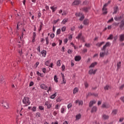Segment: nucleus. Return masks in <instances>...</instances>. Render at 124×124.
I'll use <instances>...</instances> for the list:
<instances>
[{"label":"nucleus","mask_w":124,"mask_h":124,"mask_svg":"<svg viewBox=\"0 0 124 124\" xmlns=\"http://www.w3.org/2000/svg\"><path fill=\"white\" fill-rule=\"evenodd\" d=\"M83 24L85 25H89V20L88 19H85L83 21Z\"/></svg>","instance_id":"nucleus-25"},{"label":"nucleus","mask_w":124,"mask_h":124,"mask_svg":"<svg viewBox=\"0 0 124 124\" xmlns=\"http://www.w3.org/2000/svg\"><path fill=\"white\" fill-rule=\"evenodd\" d=\"M118 113V109H113L111 112V114L114 115H117Z\"/></svg>","instance_id":"nucleus-23"},{"label":"nucleus","mask_w":124,"mask_h":124,"mask_svg":"<svg viewBox=\"0 0 124 124\" xmlns=\"http://www.w3.org/2000/svg\"><path fill=\"white\" fill-rule=\"evenodd\" d=\"M85 46L88 47V48L91 47V44H85Z\"/></svg>","instance_id":"nucleus-52"},{"label":"nucleus","mask_w":124,"mask_h":124,"mask_svg":"<svg viewBox=\"0 0 124 124\" xmlns=\"http://www.w3.org/2000/svg\"><path fill=\"white\" fill-rule=\"evenodd\" d=\"M102 118L104 120H108L109 119V115L103 114L102 116Z\"/></svg>","instance_id":"nucleus-21"},{"label":"nucleus","mask_w":124,"mask_h":124,"mask_svg":"<svg viewBox=\"0 0 124 124\" xmlns=\"http://www.w3.org/2000/svg\"><path fill=\"white\" fill-rule=\"evenodd\" d=\"M84 86L85 88H89V83L87 81L84 82Z\"/></svg>","instance_id":"nucleus-36"},{"label":"nucleus","mask_w":124,"mask_h":124,"mask_svg":"<svg viewBox=\"0 0 124 124\" xmlns=\"http://www.w3.org/2000/svg\"><path fill=\"white\" fill-rule=\"evenodd\" d=\"M41 88L43 89V90H48V87H46V85L44 84H42L41 85Z\"/></svg>","instance_id":"nucleus-16"},{"label":"nucleus","mask_w":124,"mask_h":124,"mask_svg":"<svg viewBox=\"0 0 124 124\" xmlns=\"http://www.w3.org/2000/svg\"><path fill=\"white\" fill-rule=\"evenodd\" d=\"M1 104H2L3 106H4V108L6 109H8L9 108V105H8V103L6 102H1Z\"/></svg>","instance_id":"nucleus-5"},{"label":"nucleus","mask_w":124,"mask_h":124,"mask_svg":"<svg viewBox=\"0 0 124 124\" xmlns=\"http://www.w3.org/2000/svg\"><path fill=\"white\" fill-rule=\"evenodd\" d=\"M109 107H110V105H109L108 104L106 105L104 103L102 105V108H109Z\"/></svg>","instance_id":"nucleus-20"},{"label":"nucleus","mask_w":124,"mask_h":124,"mask_svg":"<svg viewBox=\"0 0 124 124\" xmlns=\"http://www.w3.org/2000/svg\"><path fill=\"white\" fill-rule=\"evenodd\" d=\"M108 40H112L113 39V35L110 34L108 37L107 38Z\"/></svg>","instance_id":"nucleus-28"},{"label":"nucleus","mask_w":124,"mask_h":124,"mask_svg":"<svg viewBox=\"0 0 124 124\" xmlns=\"http://www.w3.org/2000/svg\"><path fill=\"white\" fill-rule=\"evenodd\" d=\"M36 36V33L33 32V39H35V37Z\"/></svg>","instance_id":"nucleus-57"},{"label":"nucleus","mask_w":124,"mask_h":124,"mask_svg":"<svg viewBox=\"0 0 124 124\" xmlns=\"http://www.w3.org/2000/svg\"><path fill=\"white\" fill-rule=\"evenodd\" d=\"M46 45H48V44H49V38L48 37L46 38Z\"/></svg>","instance_id":"nucleus-41"},{"label":"nucleus","mask_w":124,"mask_h":124,"mask_svg":"<svg viewBox=\"0 0 124 124\" xmlns=\"http://www.w3.org/2000/svg\"><path fill=\"white\" fill-rule=\"evenodd\" d=\"M124 118H120V119H119V122H120V123H122V122H123V121H124Z\"/></svg>","instance_id":"nucleus-62"},{"label":"nucleus","mask_w":124,"mask_h":124,"mask_svg":"<svg viewBox=\"0 0 124 124\" xmlns=\"http://www.w3.org/2000/svg\"><path fill=\"white\" fill-rule=\"evenodd\" d=\"M83 101H78V105H80L81 106H82V105H83Z\"/></svg>","instance_id":"nucleus-44"},{"label":"nucleus","mask_w":124,"mask_h":124,"mask_svg":"<svg viewBox=\"0 0 124 124\" xmlns=\"http://www.w3.org/2000/svg\"><path fill=\"white\" fill-rule=\"evenodd\" d=\"M0 83H1V84L4 83V79H3V76H2L0 77Z\"/></svg>","instance_id":"nucleus-27"},{"label":"nucleus","mask_w":124,"mask_h":124,"mask_svg":"<svg viewBox=\"0 0 124 124\" xmlns=\"http://www.w3.org/2000/svg\"><path fill=\"white\" fill-rule=\"evenodd\" d=\"M18 53L20 56H22V55H23V50L22 49L19 50Z\"/></svg>","instance_id":"nucleus-45"},{"label":"nucleus","mask_w":124,"mask_h":124,"mask_svg":"<svg viewBox=\"0 0 124 124\" xmlns=\"http://www.w3.org/2000/svg\"><path fill=\"white\" fill-rule=\"evenodd\" d=\"M111 45L110 42H108L106 44L102 47L101 51H105L107 47H109Z\"/></svg>","instance_id":"nucleus-3"},{"label":"nucleus","mask_w":124,"mask_h":124,"mask_svg":"<svg viewBox=\"0 0 124 124\" xmlns=\"http://www.w3.org/2000/svg\"><path fill=\"white\" fill-rule=\"evenodd\" d=\"M67 22H68V18H64L62 21V24H63V25H64V24H65V23H67Z\"/></svg>","instance_id":"nucleus-26"},{"label":"nucleus","mask_w":124,"mask_h":124,"mask_svg":"<svg viewBox=\"0 0 124 124\" xmlns=\"http://www.w3.org/2000/svg\"><path fill=\"white\" fill-rule=\"evenodd\" d=\"M107 6H108V3H105L102 8L103 14L106 15L108 13Z\"/></svg>","instance_id":"nucleus-2"},{"label":"nucleus","mask_w":124,"mask_h":124,"mask_svg":"<svg viewBox=\"0 0 124 124\" xmlns=\"http://www.w3.org/2000/svg\"><path fill=\"white\" fill-rule=\"evenodd\" d=\"M113 21H114V19L112 17L110 19L108 20V23H111V22H113Z\"/></svg>","instance_id":"nucleus-48"},{"label":"nucleus","mask_w":124,"mask_h":124,"mask_svg":"<svg viewBox=\"0 0 124 124\" xmlns=\"http://www.w3.org/2000/svg\"><path fill=\"white\" fill-rule=\"evenodd\" d=\"M124 88V84L122 85L119 88L120 90H123V89Z\"/></svg>","instance_id":"nucleus-56"},{"label":"nucleus","mask_w":124,"mask_h":124,"mask_svg":"<svg viewBox=\"0 0 124 124\" xmlns=\"http://www.w3.org/2000/svg\"><path fill=\"white\" fill-rule=\"evenodd\" d=\"M41 54L42 55V57L45 58V57H46V54H47V51H46V50H43L41 51Z\"/></svg>","instance_id":"nucleus-13"},{"label":"nucleus","mask_w":124,"mask_h":124,"mask_svg":"<svg viewBox=\"0 0 124 124\" xmlns=\"http://www.w3.org/2000/svg\"><path fill=\"white\" fill-rule=\"evenodd\" d=\"M104 52H101L100 53V57L101 58H104V56L105 55H107V53H108V51L107 52H106V50L105 49V51H103Z\"/></svg>","instance_id":"nucleus-10"},{"label":"nucleus","mask_w":124,"mask_h":124,"mask_svg":"<svg viewBox=\"0 0 124 124\" xmlns=\"http://www.w3.org/2000/svg\"><path fill=\"white\" fill-rule=\"evenodd\" d=\"M78 17H80L79 19V21H83V20L85 19V16L82 13L78 14Z\"/></svg>","instance_id":"nucleus-8"},{"label":"nucleus","mask_w":124,"mask_h":124,"mask_svg":"<svg viewBox=\"0 0 124 124\" xmlns=\"http://www.w3.org/2000/svg\"><path fill=\"white\" fill-rule=\"evenodd\" d=\"M39 108L40 110H44V107L43 106H39Z\"/></svg>","instance_id":"nucleus-59"},{"label":"nucleus","mask_w":124,"mask_h":124,"mask_svg":"<svg viewBox=\"0 0 124 124\" xmlns=\"http://www.w3.org/2000/svg\"><path fill=\"white\" fill-rule=\"evenodd\" d=\"M96 71H97V70H94L93 71V69H91L89 71V74H90V75H92V74H95V73H96Z\"/></svg>","instance_id":"nucleus-11"},{"label":"nucleus","mask_w":124,"mask_h":124,"mask_svg":"<svg viewBox=\"0 0 124 124\" xmlns=\"http://www.w3.org/2000/svg\"><path fill=\"white\" fill-rule=\"evenodd\" d=\"M31 110L33 111V112H35V111H36V107H33Z\"/></svg>","instance_id":"nucleus-42"},{"label":"nucleus","mask_w":124,"mask_h":124,"mask_svg":"<svg viewBox=\"0 0 124 124\" xmlns=\"http://www.w3.org/2000/svg\"><path fill=\"white\" fill-rule=\"evenodd\" d=\"M96 64H97V62H93L92 63L90 66H89L90 68H92V67H94Z\"/></svg>","instance_id":"nucleus-22"},{"label":"nucleus","mask_w":124,"mask_h":124,"mask_svg":"<svg viewBox=\"0 0 124 124\" xmlns=\"http://www.w3.org/2000/svg\"><path fill=\"white\" fill-rule=\"evenodd\" d=\"M45 105L47 107V109H50L52 107V104L49 101H46L45 103Z\"/></svg>","instance_id":"nucleus-6"},{"label":"nucleus","mask_w":124,"mask_h":124,"mask_svg":"<svg viewBox=\"0 0 124 124\" xmlns=\"http://www.w3.org/2000/svg\"><path fill=\"white\" fill-rule=\"evenodd\" d=\"M91 9V7H84L81 8V10L84 12H89V10Z\"/></svg>","instance_id":"nucleus-9"},{"label":"nucleus","mask_w":124,"mask_h":124,"mask_svg":"<svg viewBox=\"0 0 124 124\" xmlns=\"http://www.w3.org/2000/svg\"><path fill=\"white\" fill-rule=\"evenodd\" d=\"M95 103H96V101H95V100L90 101L89 103V107H92L93 105V104H95Z\"/></svg>","instance_id":"nucleus-17"},{"label":"nucleus","mask_w":124,"mask_h":124,"mask_svg":"<svg viewBox=\"0 0 124 124\" xmlns=\"http://www.w3.org/2000/svg\"><path fill=\"white\" fill-rule=\"evenodd\" d=\"M77 92H78V88H75L74 89V91H73V93H77Z\"/></svg>","instance_id":"nucleus-38"},{"label":"nucleus","mask_w":124,"mask_h":124,"mask_svg":"<svg viewBox=\"0 0 124 124\" xmlns=\"http://www.w3.org/2000/svg\"><path fill=\"white\" fill-rule=\"evenodd\" d=\"M42 70L43 73H46V68H43L42 69Z\"/></svg>","instance_id":"nucleus-49"},{"label":"nucleus","mask_w":124,"mask_h":124,"mask_svg":"<svg viewBox=\"0 0 124 124\" xmlns=\"http://www.w3.org/2000/svg\"><path fill=\"white\" fill-rule=\"evenodd\" d=\"M67 13L65 11H63V13H62V16H66Z\"/></svg>","instance_id":"nucleus-58"},{"label":"nucleus","mask_w":124,"mask_h":124,"mask_svg":"<svg viewBox=\"0 0 124 124\" xmlns=\"http://www.w3.org/2000/svg\"><path fill=\"white\" fill-rule=\"evenodd\" d=\"M123 19V16H115L114 17V20L115 21H121Z\"/></svg>","instance_id":"nucleus-15"},{"label":"nucleus","mask_w":124,"mask_h":124,"mask_svg":"<svg viewBox=\"0 0 124 124\" xmlns=\"http://www.w3.org/2000/svg\"><path fill=\"white\" fill-rule=\"evenodd\" d=\"M50 9L52 10V12H55L57 10V7L55 6H51Z\"/></svg>","instance_id":"nucleus-24"},{"label":"nucleus","mask_w":124,"mask_h":124,"mask_svg":"<svg viewBox=\"0 0 124 124\" xmlns=\"http://www.w3.org/2000/svg\"><path fill=\"white\" fill-rule=\"evenodd\" d=\"M122 63V62H119L118 63H117V69H120V68H121V64Z\"/></svg>","instance_id":"nucleus-29"},{"label":"nucleus","mask_w":124,"mask_h":124,"mask_svg":"<svg viewBox=\"0 0 124 124\" xmlns=\"http://www.w3.org/2000/svg\"><path fill=\"white\" fill-rule=\"evenodd\" d=\"M54 80L56 83H58V77H57V75L54 76Z\"/></svg>","instance_id":"nucleus-35"},{"label":"nucleus","mask_w":124,"mask_h":124,"mask_svg":"<svg viewBox=\"0 0 124 124\" xmlns=\"http://www.w3.org/2000/svg\"><path fill=\"white\" fill-rule=\"evenodd\" d=\"M119 11V7L118 6H115L114 8V11L113 14H117V12Z\"/></svg>","instance_id":"nucleus-14"},{"label":"nucleus","mask_w":124,"mask_h":124,"mask_svg":"<svg viewBox=\"0 0 124 124\" xmlns=\"http://www.w3.org/2000/svg\"><path fill=\"white\" fill-rule=\"evenodd\" d=\"M59 105L57 104L55 106V109H56V110H58V109H59Z\"/></svg>","instance_id":"nucleus-64"},{"label":"nucleus","mask_w":124,"mask_h":124,"mask_svg":"<svg viewBox=\"0 0 124 124\" xmlns=\"http://www.w3.org/2000/svg\"><path fill=\"white\" fill-rule=\"evenodd\" d=\"M32 86H33V82L31 81L30 83V87H31Z\"/></svg>","instance_id":"nucleus-61"},{"label":"nucleus","mask_w":124,"mask_h":124,"mask_svg":"<svg viewBox=\"0 0 124 124\" xmlns=\"http://www.w3.org/2000/svg\"><path fill=\"white\" fill-rule=\"evenodd\" d=\"M61 113H62V114H63V113H64V108H61Z\"/></svg>","instance_id":"nucleus-54"},{"label":"nucleus","mask_w":124,"mask_h":124,"mask_svg":"<svg viewBox=\"0 0 124 124\" xmlns=\"http://www.w3.org/2000/svg\"><path fill=\"white\" fill-rule=\"evenodd\" d=\"M61 33V29H58L57 31V34H60Z\"/></svg>","instance_id":"nucleus-46"},{"label":"nucleus","mask_w":124,"mask_h":124,"mask_svg":"<svg viewBox=\"0 0 124 124\" xmlns=\"http://www.w3.org/2000/svg\"><path fill=\"white\" fill-rule=\"evenodd\" d=\"M97 111V107L96 106H93L91 110V113H94Z\"/></svg>","instance_id":"nucleus-12"},{"label":"nucleus","mask_w":124,"mask_h":124,"mask_svg":"<svg viewBox=\"0 0 124 124\" xmlns=\"http://www.w3.org/2000/svg\"><path fill=\"white\" fill-rule=\"evenodd\" d=\"M109 89H110V86H109V85H106L104 87V90H105V91H108V90H109Z\"/></svg>","instance_id":"nucleus-31"},{"label":"nucleus","mask_w":124,"mask_h":124,"mask_svg":"<svg viewBox=\"0 0 124 124\" xmlns=\"http://www.w3.org/2000/svg\"><path fill=\"white\" fill-rule=\"evenodd\" d=\"M36 116L37 117V118H39V117H40V113L37 112L36 114Z\"/></svg>","instance_id":"nucleus-47"},{"label":"nucleus","mask_w":124,"mask_h":124,"mask_svg":"<svg viewBox=\"0 0 124 124\" xmlns=\"http://www.w3.org/2000/svg\"><path fill=\"white\" fill-rule=\"evenodd\" d=\"M37 75H38V76H40V77H43L44 76L43 74H41L39 73L38 71H37Z\"/></svg>","instance_id":"nucleus-33"},{"label":"nucleus","mask_w":124,"mask_h":124,"mask_svg":"<svg viewBox=\"0 0 124 124\" xmlns=\"http://www.w3.org/2000/svg\"><path fill=\"white\" fill-rule=\"evenodd\" d=\"M82 52L83 53H87V52H88V49H87V48H84L83 49Z\"/></svg>","instance_id":"nucleus-55"},{"label":"nucleus","mask_w":124,"mask_h":124,"mask_svg":"<svg viewBox=\"0 0 124 124\" xmlns=\"http://www.w3.org/2000/svg\"><path fill=\"white\" fill-rule=\"evenodd\" d=\"M50 62H51V61H50V60L47 61L45 62L46 65V66H49V63H50Z\"/></svg>","instance_id":"nucleus-34"},{"label":"nucleus","mask_w":124,"mask_h":124,"mask_svg":"<svg viewBox=\"0 0 124 124\" xmlns=\"http://www.w3.org/2000/svg\"><path fill=\"white\" fill-rule=\"evenodd\" d=\"M57 93H55L53 94H52L51 96H50V98L51 99H54V98H55V97H56V96H57V94H56Z\"/></svg>","instance_id":"nucleus-30"},{"label":"nucleus","mask_w":124,"mask_h":124,"mask_svg":"<svg viewBox=\"0 0 124 124\" xmlns=\"http://www.w3.org/2000/svg\"><path fill=\"white\" fill-rule=\"evenodd\" d=\"M23 104H25L26 106H29L31 104V101H30V98L28 97H24L22 100Z\"/></svg>","instance_id":"nucleus-1"},{"label":"nucleus","mask_w":124,"mask_h":124,"mask_svg":"<svg viewBox=\"0 0 124 124\" xmlns=\"http://www.w3.org/2000/svg\"><path fill=\"white\" fill-rule=\"evenodd\" d=\"M75 61H76V62H78V56L75 57Z\"/></svg>","instance_id":"nucleus-63"},{"label":"nucleus","mask_w":124,"mask_h":124,"mask_svg":"<svg viewBox=\"0 0 124 124\" xmlns=\"http://www.w3.org/2000/svg\"><path fill=\"white\" fill-rule=\"evenodd\" d=\"M50 37L51 38H54L55 37V34H54V33L51 34L50 35Z\"/></svg>","instance_id":"nucleus-53"},{"label":"nucleus","mask_w":124,"mask_h":124,"mask_svg":"<svg viewBox=\"0 0 124 124\" xmlns=\"http://www.w3.org/2000/svg\"><path fill=\"white\" fill-rule=\"evenodd\" d=\"M57 65L58 66H61V60H58L57 62Z\"/></svg>","instance_id":"nucleus-39"},{"label":"nucleus","mask_w":124,"mask_h":124,"mask_svg":"<svg viewBox=\"0 0 124 124\" xmlns=\"http://www.w3.org/2000/svg\"><path fill=\"white\" fill-rule=\"evenodd\" d=\"M52 91V87L50 86L48 88V90H47V92L49 93V92H51Z\"/></svg>","instance_id":"nucleus-51"},{"label":"nucleus","mask_w":124,"mask_h":124,"mask_svg":"<svg viewBox=\"0 0 124 124\" xmlns=\"http://www.w3.org/2000/svg\"><path fill=\"white\" fill-rule=\"evenodd\" d=\"M72 107V104L70 103L67 105V108L68 109H69V108H71Z\"/></svg>","instance_id":"nucleus-43"},{"label":"nucleus","mask_w":124,"mask_h":124,"mask_svg":"<svg viewBox=\"0 0 124 124\" xmlns=\"http://www.w3.org/2000/svg\"><path fill=\"white\" fill-rule=\"evenodd\" d=\"M105 42H102L101 43H98L96 45V46H97V47H101L103 44H105Z\"/></svg>","instance_id":"nucleus-19"},{"label":"nucleus","mask_w":124,"mask_h":124,"mask_svg":"<svg viewBox=\"0 0 124 124\" xmlns=\"http://www.w3.org/2000/svg\"><path fill=\"white\" fill-rule=\"evenodd\" d=\"M19 44H18V48H21L22 47V46L23 45V44H22V43H21V42H19Z\"/></svg>","instance_id":"nucleus-50"},{"label":"nucleus","mask_w":124,"mask_h":124,"mask_svg":"<svg viewBox=\"0 0 124 124\" xmlns=\"http://www.w3.org/2000/svg\"><path fill=\"white\" fill-rule=\"evenodd\" d=\"M78 4V1L75 0L72 3V5H77Z\"/></svg>","instance_id":"nucleus-32"},{"label":"nucleus","mask_w":124,"mask_h":124,"mask_svg":"<svg viewBox=\"0 0 124 124\" xmlns=\"http://www.w3.org/2000/svg\"><path fill=\"white\" fill-rule=\"evenodd\" d=\"M120 100L121 101H123V102H124V96L120 97Z\"/></svg>","instance_id":"nucleus-60"},{"label":"nucleus","mask_w":124,"mask_h":124,"mask_svg":"<svg viewBox=\"0 0 124 124\" xmlns=\"http://www.w3.org/2000/svg\"><path fill=\"white\" fill-rule=\"evenodd\" d=\"M119 28H120V29L122 31L124 30V18L122 19L120 23Z\"/></svg>","instance_id":"nucleus-4"},{"label":"nucleus","mask_w":124,"mask_h":124,"mask_svg":"<svg viewBox=\"0 0 124 124\" xmlns=\"http://www.w3.org/2000/svg\"><path fill=\"white\" fill-rule=\"evenodd\" d=\"M78 39H80L81 41H82V42H85V38L82 36L81 33H79L78 35Z\"/></svg>","instance_id":"nucleus-7"},{"label":"nucleus","mask_w":124,"mask_h":124,"mask_svg":"<svg viewBox=\"0 0 124 124\" xmlns=\"http://www.w3.org/2000/svg\"><path fill=\"white\" fill-rule=\"evenodd\" d=\"M88 3H89V2L87 0H85L83 2L82 4L83 5H86V4H88Z\"/></svg>","instance_id":"nucleus-40"},{"label":"nucleus","mask_w":124,"mask_h":124,"mask_svg":"<svg viewBox=\"0 0 124 124\" xmlns=\"http://www.w3.org/2000/svg\"><path fill=\"white\" fill-rule=\"evenodd\" d=\"M119 40L120 41H124V34H122L119 36Z\"/></svg>","instance_id":"nucleus-18"},{"label":"nucleus","mask_w":124,"mask_h":124,"mask_svg":"<svg viewBox=\"0 0 124 124\" xmlns=\"http://www.w3.org/2000/svg\"><path fill=\"white\" fill-rule=\"evenodd\" d=\"M62 31L63 32V31H66V27L64 26L63 27L62 29H61Z\"/></svg>","instance_id":"nucleus-37"}]
</instances>
